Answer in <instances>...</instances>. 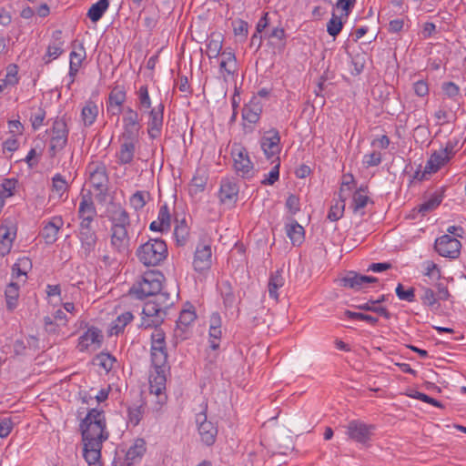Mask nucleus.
Segmentation results:
<instances>
[{"mask_svg":"<svg viewBox=\"0 0 466 466\" xmlns=\"http://www.w3.org/2000/svg\"><path fill=\"white\" fill-rule=\"evenodd\" d=\"M146 196H148L147 192L137 191L130 198V205L136 210H139V209L143 208L147 203Z\"/></svg>","mask_w":466,"mask_h":466,"instance_id":"680f3d73","label":"nucleus"},{"mask_svg":"<svg viewBox=\"0 0 466 466\" xmlns=\"http://www.w3.org/2000/svg\"><path fill=\"white\" fill-rule=\"evenodd\" d=\"M239 187L236 182L229 178L222 179L219 189L220 202L232 206L238 200Z\"/></svg>","mask_w":466,"mask_h":466,"instance_id":"6ab92c4d","label":"nucleus"},{"mask_svg":"<svg viewBox=\"0 0 466 466\" xmlns=\"http://www.w3.org/2000/svg\"><path fill=\"white\" fill-rule=\"evenodd\" d=\"M286 233L295 246L300 245L304 240V228L297 221L286 225Z\"/></svg>","mask_w":466,"mask_h":466,"instance_id":"4c0bfd02","label":"nucleus"},{"mask_svg":"<svg viewBox=\"0 0 466 466\" xmlns=\"http://www.w3.org/2000/svg\"><path fill=\"white\" fill-rule=\"evenodd\" d=\"M356 308L360 310L375 312L384 317L386 319H390L391 318V314L388 311L386 308L376 305V302H374L373 300H369L366 303L357 305Z\"/></svg>","mask_w":466,"mask_h":466,"instance_id":"a18cd8bd","label":"nucleus"},{"mask_svg":"<svg viewBox=\"0 0 466 466\" xmlns=\"http://www.w3.org/2000/svg\"><path fill=\"white\" fill-rule=\"evenodd\" d=\"M177 296L176 288L170 292L167 290V287H163L161 291L154 294L153 299L147 301L143 307L140 327L144 329L158 328L164 321L167 309L175 303Z\"/></svg>","mask_w":466,"mask_h":466,"instance_id":"f257e3e1","label":"nucleus"},{"mask_svg":"<svg viewBox=\"0 0 466 466\" xmlns=\"http://www.w3.org/2000/svg\"><path fill=\"white\" fill-rule=\"evenodd\" d=\"M144 403L135 404L128 408V420L134 426H137L143 418Z\"/></svg>","mask_w":466,"mask_h":466,"instance_id":"603ef678","label":"nucleus"},{"mask_svg":"<svg viewBox=\"0 0 466 466\" xmlns=\"http://www.w3.org/2000/svg\"><path fill=\"white\" fill-rule=\"evenodd\" d=\"M421 166L414 172L412 176L413 180L423 181L428 180L430 177L437 172V152H433L427 161L424 169L421 170Z\"/></svg>","mask_w":466,"mask_h":466,"instance_id":"c85d7f7f","label":"nucleus"},{"mask_svg":"<svg viewBox=\"0 0 466 466\" xmlns=\"http://www.w3.org/2000/svg\"><path fill=\"white\" fill-rule=\"evenodd\" d=\"M103 443L83 441V454L88 466H101V449Z\"/></svg>","mask_w":466,"mask_h":466,"instance_id":"4be33fe9","label":"nucleus"},{"mask_svg":"<svg viewBox=\"0 0 466 466\" xmlns=\"http://www.w3.org/2000/svg\"><path fill=\"white\" fill-rule=\"evenodd\" d=\"M6 309L9 311H13L16 306L19 298V286L17 283H9L5 290Z\"/></svg>","mask_w":466,"mask_h":466,"instance_id":"e433bc0d","label":"nucleus"},{"mask_svg":"<svg viewBox=\"0 0 466 466\" xmlns=\"http://www.w3.org/2000/svg\"><path fill=\"white\" fill-rule=\"evenodd\" d=\"M220 295L226 309H231L236 305L237 298L233 287L228 280H223L218 285Z\"/></svg>","mask_w":466,"mask_h":466,"instance_id":"473e14b6","label":"nucleus"},{"mask_svg":"<svg viewBox=\"0 0 466 466\" xmlns=\"http://www.w3.org/2000/svg\"><path fill=\"white\" fill-rule=\"evenodd\" d=\"M109 6L108 0H99L93 4L87 11V17L94 23L101 19Z\"/></svg>","mask_w":466,"mask_h":466,"instance_id":"ea45409f","label":"nucleus"},{"mask_svg":"<svg viewBox=\"0 0 466 466\" xmlns=\"http://www.w3.org/2000/svg\"><path fill=\"white\" fill-rule=\"evenodd\" d=\"M165 332L155 328L151 334V361L153 368H161L167 365V351Z\"/></svg>","mask_w":466,"mask_h":466,"instance_id":"423d86ee","label":"nucleus"},{"mask_svg":"<svg viewBox=\"0 0 466 466\" xmlns=\"http://www.w3.org/2000/svg\"><path fill=\"white\" fill-rule=\"evenodd\" d=\"M87 172L89 182L99 192L97 197H100L101 199L104 198L108 189L109 181L106 165L99 161L91 162L87 166Z\"/></svg>","mask_w":466,"mask_h":466,"instance_id":"6e6552de","label":"nucleus"},{"mask_svg":"<svg viewBox=\"0 0 466 466\" xmlns=\"http://www.w3.org/2000/svg\"><path fill=\"white\" fill-rule=\"evenodd\" d=\"M345 200L346 199L339 198V201L336 202V204L330 207V209L328 214V218L330 221H337L343 216L345 208Z\"/></svg>","mask_w":466,"mask_h":466,"instance_id":"bf43d9fd","label":"nucleus"},{"mask_svg":"<svg viewBox=\"0 0 466 466\" xmlns=\"http://www.w3.org/2000/svg\"><path fill=\"white\" fill-rule=\"evenodd\" d=\"M360 191H364V188L362 187L353 195L351 208L354 213H358L361 209H363L370 200L369 197L362 195Z\"/></svg>","mask_w":466,"mask_h":466,"instance_id":"864d4df0","label":"nucleus"},{"mask_svg":"<svg viewBox=\"0 0 466 466\" xmlns=\"http://www.w3.org/2000/svg\"><path fill=\"white\" fill-rule=\"evenodd\" d=\"M82 441H93L103 443L109 437L106 430V420L103 410L90 409L86 417L80 422Z\"/></svg>","mask_w":466,"mask_h":466,"instance_id":"f03ea898","label":"nucleus"},{"mask_svg":"<svg viewBox=\"0 0 466 466\" xmlns=\"http://www.w3.org/2000/svg\"><path fill=\"white\" fill-rule=\"evenodd\" d=\"M86 54L85 47L82 44L78 45L77 48L74 49L70 53L69 62V76L71 78L70 84L74 82L75 76H76L83 60L86 58Z\"/></svg>","mask_w":466,"mask_h":466,"instance_id":"a878e982","label":"nucleus"},{"mask_svg":"<svg viewBox=\"0 0 466 466\" xmlns=\"http://www.w3.org/2000/svg\"><path fill=\"white\" fill-rule=\"evenodd\" d=\"M207 408L208 405L205 404L202 411L197 414L196 422L198 424V433L201 437V441L208 446L212 445L218 434L217 427L210 420H207Z\"/></svg>","mask_w":466,"mask_h":466,"instance_id":"9d476101","label":"nucleus"},{"mask_svg":"<svg viewBox=\"0 0 466 466\" xmlns=\"http://www.w3.org/2000/svg\"><path fill=\"white\" fill-rule=\"evenodd\" d=\"M6 87L15 86L18 84V67L16 65L11 64L6 67V74L4 79H0Z\"/></svg>","mask_w":466,"mask_h":466,"instance_id":"09e8293b","label":"nucleus"},{"mask_svg":"<svg viewBox=\"0 0 466 466\" xmlns=\"http://www.w3.org/2000/svg\"><path fill=\"white\" fill-rule=\"evenodd\" d=\"M96 214V208L90 193L82 195L77 211L78 218L95 219Z\"/></svg>","mask_w":466,"mask_h":466,"instance_id":"cd10ccee","label":"nucleus"},{"mask_svg":"<svg viewBox=\"0 0 466 466\" xmlns=\"http://www.w3.org/2000/svg\"><path fill=\"white\" fill-rule=\"evenodd\" d=\"M378 279L375 277L360 275L355 271H350L344 278H342V285L346 288L353 289L355 290L362 289L369 283H375Z\"/></svg>","mask_w":466,"mask_h":466,"instance_id":"aec40b11","label":"nucleus"},{"mask_svg":"<svg viewBox=\"0 0 466 466\" xmlns=\"http://www.w3.org/2000/svg\"><path fill=\"white\" fill-rule=\"evenodd\" d=\"M31 268V261L28 258H22L12 267V277L18 279L26 276L27 270Z\"/></svg>","mask_w":466,"mask_h":466,"instance_id":"de8ad7c7","label":"nucleus"},{"mask_svg":"<svg viewBox=\"0 0 466 466\" xmlns=\"http://www.w3.org/2000/svg\"><path fill=\"white\" fill-rule=\"evenodd\" d=\"M78 238L81 244L80 253L84 258H88L95 251L97 236L95 230L87 232H78Z\"/></svg>","mask_w":466,"mask_h":466,"instance_id":"b1692460","label":"nucleus"},{"mask_svg":"<svg viewBox=\"0 0 466 466\" xmlns=\"http://www.w3.org/2000/svg\"><path fill=\"white\" fill-rule=\"evenodd\" d=\"M222 59L219 64V70L222 74L232 76L237 70L236 56L233 52L224 50L221 53Z\"/></svg>","mask_w":466,"mask_h":466,"instance_id":"7c9ffc66","label":"nucleus"},{"mask_svg":"<svg viewBox=\"0 0 466 466\" xmlns=\"http://www.w3.org/2000/svg\"><path fill=\"white\" fill-rule=\"evenodd\" d=\"M140 129V124H123L120 140L138 142Z\"/></svg>","mask_w":466,"mask_h":466,"instance_id":"79ce46f5","label":"nucleus"},{"mask_svg":"<svg viewBox=\"0 0 466 466\" xmlns=\"http://www.w3.org/2000/svg\"><path fill=\"white\" fill-rule=\"evenodd\" d=\"M280 137L279 131L271 129L265 133L260 140V147L267 157L271 158L277 157L280 152Z\"/></svg>","mask_w":466,"mask_h":466,"instance_id":"f3484780","label":"nucleus"},{"mask_svg":"<svg viewBox=\"0 0 466 466\" xmlns=\"http://www.w3.org/2000/svg\"><path fill=\"white\" fill-rule=\"evenodd\" d=\"M139 109H149L151 107V99L147 86H141L137 91Z\"/></svg>","mask_w":466,"mask_h":466,"instance_id":"5fc2aeb1","label":"nucleus"},{"mask_svg":"<svg viewBox=\"0 0 466 466\" xmlns=\"http://www.w3.org/2000/svg\"><path fill=\"white\" fill-rule=\"evenodd\" d=\"M15 238V232L7 227H0V251L3 255L8 253Z\"/></svg>","mask_w":466,"mask_h":466,"instance_id":"58836bf2","label":"nucleus"},{"mask_svg":"<svg viewBox=\"0 0 466 466\" xmlns=\"http://www.w3.org/2000/svg\"><path fill=\"white\" fill-rule=\"evenodd\" d=\"M170 219L169 208L167 204H164L159 208L157 221L168 229L170 228Z\"/></svg>","mask_w":466,"mask_h":466,"instance_id":"774afa93","label":"nucleus"},{"mask_svg":"<svg viewBox=\"0 0 466 466\" xmlns=\"http://www.w3.org/2000/svg\"><path fill=\"white\" fill-rule=\"evenodd\" d=\"M164 105L159 104L148 113L147 134L155 139L161 135L163 127Z\"/></svg>","mask_w":466,"mask_h":466,"instance_id":"a211bd4d","label":"nucleus"},{"mask_svg":"<svg viewBox=\"0 0 466 466\" xmlns=\"http://www.w3.org/2000/svg\"><path fill=\"white\" fill-rule=\"evenodd\" d=\"M174 235L177 239V242L179 245H184L189 235V228L187 225L184 221H181L175 227Z\"/></svg>","mask_w":466,"mask_h":466,"instance_id":"4d7b16f0","label":"nucleus"},{"mask_svg":"<svg viewBox=\"0 0 466 466\" xmlns=\"http://www.w3.org/2000/svg\"><path fill=\"white\" fill-rule=\"evenodd\" d=\"M45 118L46 111L41 107L37 108V110L33 113L30 117L33 129L37 130L41 126H43Z\"/></svg>","mask_w":466,"mask_h":466,"instance_id":"338daca9","label":"nucleus"},{"mask_svg":"<svg viewBox=\"0 0 466 466\" xmlns=\"http://www.w3.org/2000/svg\"><path fill=\"white\" fill-rule=\"evenodd\" d=\"M137 256L145 266H157L167 256V244L160 238H151L137 248Z\"/></svg>","mask_w":466,"mask_h":466,"instance_id":"7ed1b4c3","label":"nucleus"},{"mask_svg":"<svg viewBox=\"0 0 466 466\" xmlns=\"http://www.w3.org/2000/svg\"><path fill=\"white\" fill-rule=\"evenodd\" d=\"M343 27V23L341 18L337 16L336 15H332V17L327 24V31L329 35L336 37L341 31Z\"/></svg>","mask_w":466,"mask_h":466,"instance_id":"13d9d810","label":"nucleus"},{"mask_svg":"<svg viewBox=\"0 0 466 466\" xmlns=\"http://www.w3.org/2000/svg\"><path fill=\"white\" fill-rule=\"evenodd\" d=\"M196 317L197 315L192 307L190 309H185L181 310L179 314L177 325L187 327L196 319Z\"/></svg>","mask_w":466,"mask_h":466,"instance_id":"052dcab7","label":"nucleus"},{"mask_svg":"<svg viewBox=\"0 0 466 466\" xmlns=\"http://www.w3.org/2000/svg\"><path fill=\"white\" fill-rule=\"evenodd\" d=\"M169 371V366L161 368H153L149 374V390L150 393L157 398V410H160L166 404L167 396L166 394L167 372Z\"/></svg>","mask_w":466,"mask_h":466,"instance_id":"39448f33","label":"nucleus"},{"mask_svg":"<svg viewBox=\"0 0 466 466\" xmlns=\"http://www.w3.org/2000/svg\"><path fill=\"white\" fill-rule=\"evenodd\" d=\"M120 147L116 153V159L119 165L130 164L136 153V147L138 142L120 140Z\"/></svg>","mask_w":466,"mask_h":466,"instance_id":"393cba45","label":"nucleus"},{"mask_svg":"<svg viewBox=\"0 0 466 466\" xmlns=\"http://www.w3.org/2000/svg\"><path fill=\"white\" fill-rule=\"evenodd\" d=\"M164 275L159 271H147L130 289V293L143 299L152 297L163 289Z\"/></svg>","mask_w":466,"mask_h":466,"instance_id":"20e7f679","label":"nucleus"},{"mask_svg":"<svg viewBox=\"0 0 466 466\" xmlns=\"http://www.w3.org/2000/svg\"><path fill=\"white\" fill-rule=\"evenodd\" d=\"M344 315L346 317L350 318V319L367 321V322H369L371 325H376L377 322H378V319L377 318H375V317H373L371 315L364 314V313L353 312V311H350V310H346L344 312Z\"/></svg>","mask_w":466,"mask_h":466,"instance_id":"0e129e2a","label":"nucleus"},{"mask_svg":"<svg viewBox=\"0 0 466 466\" xmlns=\"http://www.w3.org/2000/svg\"><path fill=\"white\" fill-rule=\"evenodd\" d=\"M261 111V106L258 104L251 102L244 106L242 116L248 122L254 124L258 121Z\"/></svg>","mask_w":466,"mask_h":466,"instance_id":"a19ab883","label":"nucleus"},{"mask_svg":"<svg viewBox=\"0 0 466 466\" xmlns=\"http://www.w3.org/2000/svg\"><path fill=\"white\" fill-rule=\"evenodd\" d=\"M64 222L61 217H54L41 230V236L46 244H53L57 239L59 229Z\"/></svg>","mask_w":466,"mask_h":466,"instance_id":"5701e85b","label":"nucleus"},{"mask_svg":"<svg viewBox=\"0 0 466 466\" xmlns=\"http://www.w3.org/2000/svg\"><path fill=\"white\" fill-rule=\"evenodd\" d=\"M98 115V106L93 101H87L81 111V118L86 127L93 125Z\"/></svg>","mask_w":466,"mask_h":466,"instance_id":"f704fd0d","label":"nucleus"},{"mask_svg":"<svg viewBox=\"0 0 466 466\" xmlns=\"http://www.w3.org/2000/svg\"><path fill=\"white\" fill-rule=\"evenodd\" d=\"M285 284V279L283 277V270L279 269L275 272H272L268 279V295L271 299H273L276 302L279 300V289H281Z\"/></svg>","mask_w":466,"mask_h":466,"instance_id":"c756f323","label":"nucleus"},{"mask_svg":"<svg viewBox=\"0 0 466 466\" xmlns=\"http://www.w3.org/2000/svg\"><path fill=\"white\" fill-rule=\"evenodd\" d=\"M223 44L222 35L219 33H212L207 42V56L208 58H216L220 55Z\"/></svg>","mask_w":466,"mask_h":466,"instance_id":"2f4dec72","label":"nucleus"},{"mask_svg":"<svg viewBox=\"0 0 466 466\" xmlns=\"http://www.w3.org/2000/svg\"><path fill=\"white\" fill-rule=\"evenodd\" d=\"M133 318V314L129 311L119 315L113 322L111 327L112 333L118 334L119 332L123 331L125 327L132 321Z\"/></svg>","mask_w":466,"mask_h":466,"instance_id":"8fccbe9b","label":"nucleus"},{"mask_svg":"<svg viewBox=\"0 0 466 466\" xmlns=\"http://www.w3.org/2000/svg\"><path fill=\"white\" fill-rule=\"evenodd\" d=\"M396 295L401 300L412 302L415 299L414 289L410 288L407 290H404V288L401 284H399L395 289Z\"/></svg>","mask_w":466,"mask_h":466,"instance_id":"69168bd1","label":"nucleus"},{"mask_svg":"<svg viewBox=\"0 0 466 466\" xmlns=\"http://www.w3.org/2000/svg\"><path fill=\"white\" fill-rule=\"evenodd\" d=\"M231 157L236 173L244 177H252L254 166L251 162L247 149L240 144L234 143L231 147Z\"/></svg>","mask_w":466,"mask_h":466,"instance_id":"0eeeda50","label":"nucleus"},{"mask_svg":"<svg viewBox=\"0 0 466 466\" xmlns=\"http://www.w3.org/2000/svg\"><path fill=\"white\" fill-rule=\"evenodd\" d=\"M68 137V129L65 119L56 118L52 127V135L50 139V151L52 156L62 150L66 143Z\"/></svg>","mask_w":466,"mask_h":466,"instance_id":"1a4fd4ad","label":"nucleus"},{"mask_svg":"<svg viewBox=\"0 0 466 466\" xmlns=\"http://www.w3.org/2000/svg\"><path fill=\"white\" fill-rule=\"evenodd\" d=\"M373 430V425H368L360 420H354L347 425V435L354 441L364 444L370 440Z\"/></svg>","mask_w":466,"mask_h":466,"instance_id":"9b49d317","label":"nucleus"},{"mask_svg":"<svg viewBox=\"0 0 466 466\" xmlns=\"http://www.w3.org/2000/svg\"><path fill=\"white\" fill-rule=\"evenodd\" d=\"M264 39L267 40V46L272 55L280 54L286 47V33L283 27L276 26L269 32L263 34Z\"/></svg>","mask_w":466,"mask_h":466,"instance_id":"f8f14e48","label":"nucleus"},{"mask_svg":"<svg viewBox=\"0 0 466 466\" xmlns=\"http://www.w3.org/2000/svg\"><path fill=\"white\" fill-rule=\"evenodd\" d=\"M63 46L62 32L56 30L53 33V41L47 47L46 55L52 59L57 58L63 53Z\"/></svg>","mask_w":466,"mask_h":466,"instance_id":"c9c22d12","label":"nucleus"},{"mask_svg":"<svg viewBox=\"0 0 466 466\" xmlns=\"http://www.w3.org/2000/svg\"><path fill=\"white\" fill-rule=\"evenodd\" d=\"M53 181V192L57 195L59 198L65 196L67 198L66 192L68 190V184L66 179L60 174L55 175L52 179Z\"/></svg>","mask_w":466,"mask_h":466,"instance_id":"49530a36","label":"nucleus"},{"mask_svg":"<svg viewBox=\"0 0 466 466\" xmlns=\"http://www.w3.org/2000/svg\"><path fill=\"white\" fill-rule=\"evenodd\" d=\"M96 364L104 369L106 372L110 371L116 361V358L109 353L101 352L96 359Z\"/></svg>","mask_w":466,"mask_h":466,"instance_id":"3c124183","label":"nucleus"},{"mask_svg":"<svg viewBox=\"0 0 466 466\" xmlns=\"http://www.w3.org/2000/svg\"><path fill=\"white\" fill-rule=\"evenodd\" d=\"M103 334L97 328L91 327L79 337L77 349L79 351L95 350L101 346Z\"/></svg>","mask_w":466,"mask_h":466,"instance_id":"4468645a","label":"nucleus"},{"mask_svg":"<svg viewBox=\"0 0 466 466\" xmlns=\"http://www.w3.org/2000/svg\"><path fill=\"white\" fill-rule=\"evenodd\" d=\"M18 181L15 178H5L0 184V198L5 201V198L13 197L16 192Z\"/></svg>","mask_w":466,"mask_h":466,"instance_id":"37998d69","label":"nucleus"},{"mask_svg":"<svg viewBox=\"0 0 466 466\" xmlns=\"http://www.w3.org/2000/svg\"><path fill=\"white\" fill-rule=\"evenodd\" d=\"M129 242L130 239L127 228L121 226L112 227L111 245L119 255L126 256L129 252Z\"/></svg>","mask_w":466,"mask_h":466,"instance_id":"2eb2a0df","label":"nucleus"},{"mask_svg":"<svg viewBox=\"0 0 466 466\" xmlns=\"http://www.w3.org/2000/svg\"><path fill=\"white\" fill-rule=\"evenodd\" d=\"M355 183L354 177L351 174H345L342 177L341 187L339 189V198L347 199L351 190V186Z\"/></svg>","mask_w":466,"mask_h":466,"instance_id":"6e6d98bb","label":"nucleus"},{"mask_svg":"<svg viewBox=\"0 0 466 466\" xmlns=\"http://www.w3.org/2000/svg\"><path fill=\"white\" fill-rule=\"evenodd\" d=\"M459 141L456 138L449 139L439 150V169L450 162L459 151Z\"/></svg>","mask_w":466,"mask_h":466,"instance_id":"bb28decb","label":"nucleus"},{"mask_svg":"<svg viewBox=\"0 0 466 466\" xmlns=\"http://www.w3.org/2000/svg\"><path fill=\"white\" fill-rule=\"evenodd\" d=\"M127 98L126 91L121 86H116L109 94L106 103L107 112L118 116L122 111V106Z\"/></svg>","mask_w":466,"mask_h":466,"instance_id":"412c9836","label":"nucleus"},{"mask_svg":"<svg viewBox=\"0 0 466 466\" xmlns=\"http://www.w3.org/2000/svg\"><path fill=\"white\" fill-rule=\"evenodd\" d=\"M382 161V155L379 151H372L363 157V164L366 167H377Z\"/></svg>","mask_w":466,"mask_h":466,"instance_id":"e2e57ef3","label":"nucleus"},{"mask_svg":"<svg viewBox=\"0 0 466 466\" xmlns=\"http://www.w3.org/2000/svg\"><path fill=\"white\" fill-rule=\"evenodd\" d=\"M461 244L459 239L451 235L439 237V256L457 258L461 254Z\"/></svg>","mask_w":466,"mask_h":466,"instance_id":"dca6fc26","label":"nucleus"},{"mask_svg":"<svg viewBox=\"0 0 466 466\" xmlns=\"http://www.w3.org/2000/svg\"><path fill=\"white\" fill-rule=\"evenodd\" d=\"M212 265L211 246L208 243H198L194 254L193 268L196 271L202 272Z\"/></svg>","mask_w":466,"mask_h":466,"instance_id":"ddd939ff","label":"nucleus"},{"mask_svg":"<svg viewBox=\"0 0 466 466\" xmlns=\"http://www.w3.org/2000/svg\"><path fill=\"white\" fill-rule=\"evenodd\" d=\"M146 452V442L143 439H137L134 444L130 446L126 453V461L127 465H131L137 460H140Z\"/></svg>","mask_w":466,"mask_h":466,"instance_id":"72a5a7b5","label":"nucleus"},{"mask_svg":"<svg viewBox=\"0 0 466 466\" xmlns=\"http://www.w3.org/2000/svg\"><path fill=\"white\" fill-rule=\"evenodd\" d=\"M111 220L112 227L121 226L127 228L130 225L128 213L120 206L113 211Z\"/></svg>","mask_w":466,"mask_h":466,"instance_id":"c03bdc74","label":"nucleus"}]
</instances>
